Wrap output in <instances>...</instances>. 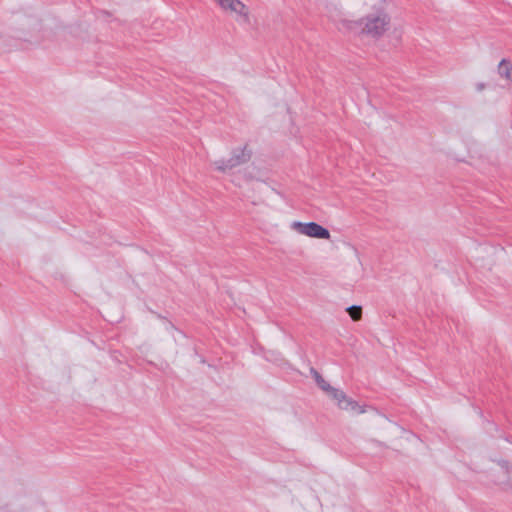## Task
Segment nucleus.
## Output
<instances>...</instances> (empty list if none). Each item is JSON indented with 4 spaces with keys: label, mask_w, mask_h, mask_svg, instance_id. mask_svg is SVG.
I'll return each mask as SVG.
<instances>
[{
    "label": "nucleus",
    "mask_w": 512,
    "mask_h": 512,
    "mask_svg": "<svg viewBox=\"0 0 512 512\" xmlns=\"http://www.w3.org/2000/svg\"><path fill=\"white\" fill-rule=\"evenodd\" d=\"M252 154L253 152L247 144L243 147L235 148L232 150L231 157L229 159H220L214 162L215 169L222 173H226L240 165L249 162Z\"/></svg>",
    "instance_id": "nucleus-2"
},
{
    "label": "nucleus",
    "mask_w": 512,
    "mask_h": 512,
    "mask_svg": "<svg viewBox=\"0 0 512 512\" xmlns=\"http://www.w3.org/2000/svg\"><path fill=\"white\" fill-rule=\"evenodd\" d=\"M22 50H31L36 47L45 46L43 34H21Z\"/></svg>",
    "instance_id": "nucleus-6"
},
{
    "label": "nucleus",
    "mask_w": 512,
    "mask_h": 512,
    "mask_svg": "<svg viewBox=\"0 0 512 512\" xmlns=\"http://www.w3.org/2000/svg\"><path fill=\"white\" fill-rule=\"evenodd\" d=\"M224 9H230L233 12L244 14L245 5L239 0H216Z\"/></svg>",
    "instance_id": "nucleus-7"
},
{
    "label": "nucleus",
    "mask_w": 512,
    "mask_h": 512,
    "mask_svg": "<svg viewBox=\"0 0 512 512\" xmlns=\"http://www.w3.org/2000/svg\"><path fill=\"white\" fill-rule=\"evenodd\" d=\"M310 371L318 387L335 400L340 409L356 411L358 414L365 412V410L360 407L356 401L349 398L345 392L332 387L316 369L311 368Z\"/></svg>",
    "instance_id": "nucleus-1"
},
{
    "label": "nucleus",
    "mask_w": 512,
    "mask_h": 512,
    "mask_svg": "<svg viewBox=\"0 0 512 512\" xmlns=\"http://www.w3.org/2000/svg\"><path fill=\"white\" fill-rule=\"evenodd\" d=\"M500 77L512 82V63L507 59H502L498 65Z\"/></svg>",
    "instance_id": "nucleus-8"
},
{
    "label": "nucleus",
    "mask_w": 512,
    "mask_h": 512,
    "mask_svg": "<svg viewBox=\"0 0 512 512\" xmlns=\"http://www.w3.org/2000/svg\"><path fill=\"white\" fill-rule=\"evenodd\" d=\"M389 17L385 13H376L368 15L365 19V22L361 20L359 23H356L357 26L362 27L361 32H380V30L386 31L390 29L389 26Z\"/></svg>",
    "instance_id": "nucleus-4"
},
{
    "label": "nucleus",
    "mask_w": 512,
    "mask_h": 512,
    "mask_svg": "<svg viewBox=\"0 0 512 512\" xmlns=\"http://www.w3.org/2000/svg\"><path fill=\"white\" fill-rule=\"evenodd\" d=\"M498 463L503 469L504 473L507 475V482L512 484V465H510L509 462L505 460H501Z\"/></svg>",
    "instance_id": "nucleus-10"
},
{
    "label": "nucleus",
    "mask_w": 512,
    "mask_h": 512,
    "mask_svg": "<svg viewBox=\"0 0 512 512\" xmlns=\"http://www.w3.org/2000/svg\"><path fill=\"white\" fill-rule=\"evenodd\" d=\"M373 37H376V36H381L382 34L380 33H377V34H371Z\"/></svg>",
    "instance_id": "nucleus-11"
},
{
    "label": "nucleus",
    "mask_w": 512,
    "mask_h": 512,
    "mask_svg": "<svg viewBox=\"0 0 512 512\" xmlns=\"http://www.w3.org/2000/svg\"><path fill=\"white\" fill-rule=\"evenodd\" d=\"M22 50L21 34H0V51Z\"/></svg>",
    "instance_id": "nucleus-5"
},
{
    "label": "nucleus",
    "mask_w": 512,
    "mask_h": 512,
    "mask_svg": "<svg viewBox=\"0 0 512 512\" xmlns=\"http://www.w3.org/2000/svg\"><path fill=\"white\" fill-rule=\"evenodd\" d=\"M346 311L353 321H358L362 317V307L361 306L352 305V306L348 307L346 309Z\"/></svg>",
    "instance_id": "nucleus-9"
},
{
    "label": "nucleus",
    "mask_w": 512,
    "mask_h": 512,
    "mask_svg": "<svg viewBox=\"0 0 512 512\" xmlns=\"http://www.w3.org/2000/svg\"><path fill=\"white\" fill-rule=\"evenodd\" d=\"M292 229L300 234L316 239H329L330 232L325 227L316 222L302 223L295 221L291 225Z\"/></svg>",
    "instance_id": "nucleus-3"
}]
</instances>
